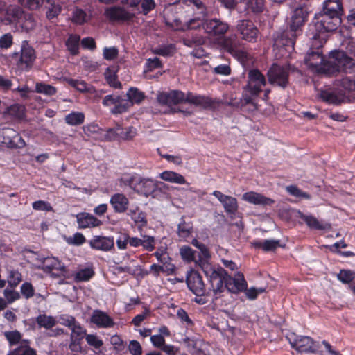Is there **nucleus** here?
<instances>
[{
  "label": "nucleus",
  "instance_id": "1",
  "mask_svg": "<svg viewBox=\"0 0 355 355\" xmlns=\"http://www.w3.org/2000/svg\"><path fill=\"white\" fill-rule=\"evenodd\" d=\"M198 9L204 8L200 0H179L166 7L164 12L166 24L176 31L197 29L203 27L205 20L198 17H189L191 12L190 6Z\"/></svg>",
  "mask_w": 355,
  "mask_h": 355
},
{
  "label": "nucleus",
  "instance_id": "2",
  "mask_svg": "<svg viewBox=\"0 0 355 355\" xmlns=\"http://www.w3.org/2000/svg\"><path fill=\"white\" fill-rule=\"evenodd\" d=\"M307 67L315 71H328L329 73L344 71L352 73L355 71V60L346 53L335 51L331 53L329 60L325 62L321 52L310 51L304 58Z\"/></svg>",
  "mask_w": 355,
  "mask_h": 355
},
{
  "label": "nucleus",
  "instance_id": "3",
  "mask_svg": "<svg viewBox=\"0 0 355 355\" xmlns=\"http://www.w3.org/2000/svg\"><path fill=\"white\" fill-rule=\"evenodd\" d=\"M302 35L291 31L290 27L279 30L273 35V47L277 58H288L294 51L296 38Z\"/></svg>",
  "mask_w": 355,
  "mask_h": 355
},
{
  "label": "nucleus",
  "instance_id": "4",
  "mask_svg": "<svg viewBox=\"0 0 355 355\" xmlns=\"http://www.w3.org/2000/svg\"><path fill=\"white\" fill-rule=\"evenodd\" d=\"M292 348L298 352L315 353L320 347L318 342L309 336H298L291 333L286 336Z\"/></svg>",
  "mask_w": 355,
  "mask_h": 355
},
{
  "label": "nucleus",
  "instance_id": "5",
  "mask_svg": "<svg viewBox=\"0 0 355 355\" xmlns=\"http://www.w3.org/2000/svg\"><path fill=\"white\" fill-rule=\"evenodd\" d=\"M266 84L265 76L258 69H250L248 73V83L243 91L254 100L262 91V87Z\"/></svg>",
  "mask_w": 355,
  "mask_h": 355
},
{
  "label": "nucleus",
  "instance_id": "6",
  "mask_svg": "<svg viewBox=\"0 0 355 355\" xmlns=\"http://www.w3.org/2000/svg\"><path fill=\"white\" fill-rule=\"evenodd\" d=\"M205 274L209 277L213 293L216 298L224 291L226 288V270L218 267L216 269L209 267L204 270Z\"/></svg>",
  "mask_w": 355,
  "mask_h": 355
},
{
  "label": "nucleus",
  "instance_id": "7",
  "mask_svg": "<svg viewBox=\"0 0 355 355\" xmlns=\"http://www.w3.org/2000/svg\"><path fill=\"white\" fill-rule=\"evenodd\" d=\"M315 29L320 33L334 31L341 23L340 17L323 11L315 15Z\"/></svg>",
  "mask_w": 355,
  "mask_h": 355
},
{
  "label": "nucleus",
  "instance_id": "8",
  "mask_svg": "<svg viewBox=\"0 0 355 355\" xmlns=\"http://www.w3.org/2000/svg\"><path fill=\"white\" fill-rule=\"evenodd\" d=\"M288 67L273 64L267 73L268 82L272 85L286 87L288 84Z\"/></svg>",
  "mask_w": 355,
  "mask_h": 355
},
{
  "label": "nucleus",
  "instance_id": "9",
  "mask_svg": "<svg viewBox=\"0 0 355 355\" xmlns=\"http://www.w3.org/2000/svg\"><path fill=\"white\" fill-rule=\"evenodd\" d=\"M229 24L218 18L207 19L203 24V29L209 37H222L228 31Z\"/></svg>",
  "mask_w": 355,
  "mask_h": 355
},
{
  "label": "nucleus",
  "instance_id": "10",
  "mask_svg": "<svg viewBox=\"0 0 355 355\" xmlns=\"http://www.w3.org/2000/svg\"><path fill=\"white\" fill-rule=\"evenodd\" d=\"M236 31L241 35V39L249 42H255L259 33L254 23L248 19L239 20Z\"/></svg>",
  "mask_w": 355,
  "mask_h": 355
},
{
  "label": "nucleus",
  "instance_id": "11",
  "mask_svg": "<svg viewBox=\"0 0 355 355\" xmlns=\"http://www.w3.org/2000/svg\"><path fill=\"white\" fill-rule=\"evenodd\" d=\"M105 17L112 22H128L133 19L135 15L123 7L112 6L105 10Z\"/></svg>",
  "mask_w": 355,
  "mask_h": 355
},
{
  "label": "nucleus",
  "instance_id": "12",
  "mask_svg": "<svg viewBox=\"0 0 355 355\" xmlns=\"http://www.w3.org/2000/svg\"><path fill=\"white\" fill-rule=\"evenodd\" d=\"M184 93L179 90H173L170 92H159L157 95L159 104L167 107H172L183 103Z\"/></svg>",
  "mask_w": 355,
  "mask_h": 355
},
{
  "label": "nucleus",
  "instance_id": "13",
  "mask_svg": "<svg viewBox=\"0 0 355 355\" xmlns=\"http://www.w3.org/2000/svg\"><path fill=\"white\" fill-rule=\"evenodd\" d=\"M308 11L303 6H298L294 9L291 17L289 26L291 31L297 33H302V26L307 17Z\"/></svg>",
  "mask_w": 355,
  "mask_h": 355
},
{
  "label": "nucleus",
  "instance_id": "14",
  "mask_svg": "<svg viewBox=\"0 0 355 355\" xmlns=\"http://www.w3.org/2000/svg\"><path fill=\"white\" fill-rule=\"evenodd\" d=\"M102 103L104 106L114 105L111 110L114 114L125 112L130 107V103L119 95H107L103 99Z\"/></svg>",
  "mask_w": 355,
  "mask_h": 355
},
{
  "label": "nucleus",
  "instance_id": "15",
  "mask_svg": "<svg viewBox=\"0 0 355 355\" xmlns=\"http://www.w3.org/2000/svg\"><path fill=\"white\" fill-rule=\"evenodd\" d=\"M187 284L190 291L196 295L205 294V287L202 277L196 271H191L187 277Z\"/></svg>",
  "mask_w": 355,
  "mask_h": 355
},
{
  "label": "nucleus",
  "instance_id": "16",
  "mask_svg": "<svg viewBox=\"0 0 355 355\" xmlns=\"http://www.w3.org/2000/svg\"><path fill=\"white\" fill-rule=\"evenodd\" d=\"M226 288L230 292L234 293L246 290L247 282L244 279L243 275L240 272H238L235 274L234 277H232L227 273Z\"/></svg>",
  "mask_w": 355,
  "mask_h": 355
},
{
  "label": "nucleus",
  "instance_id": "17",
  "mask_svg": "<svg viewBox=\"0 0 355 355\" xmlns=\"http://www.w3.org/2000/svg\"><path fill=\"white\" fill-rule=\"evenodd\" d=\"M42 268L46 272H52L55 276L64 275L67 271L65 266L55 257L44 259Z\"/></svg>",
  "mask_w": 355,
  "mask_h": 355
},
{
  "label": "nucleus",
  "instance_id": "18",
  "mask_svg": "<svg viewBox=\"0 0 355 355\" xmlns=\"http://www.w3.org/2000/svg\"><path fill=\"white\" fill-rule=\"evenodd\" d=\"M212 194L222 203L227 214H234L237 211L238 202L234 197L225 195L219 191H214Z\"/></svg>",
  "mask_w": 355,
  "mask_h": 355
},
{
  "label": "nucleus",
  "instance_id": "19",
  "mask_svg": "<svg viewBox=\"0 0 355 355\" xmlns=\"http://www.w3.org/2000/svg\"><path fill=\"white\" fill-rule=\"evenodd\" d=\"M225 104L234 107H245L247 105H250L252 111L257 110V105L253 101L251 96L247 93L243 92L241 98H236L233 96H231L229 99L225 100Z\"/></svg>",
  "mask_w": 355,
  "mask_h": 355
},
{
  "label": "nucleus",
  "instance_id": "20",
  "mask_svg": "<svg viewBox=\"0 0 355 355\" xmlns=\"http://www.w3.org/2000/svg\"><path fill=\"white\" fill-rule=\"evenodd\" d=\"M89 243L92 249L105 252L110 250L114 246V239L110 236H94Z\"/></svg>",
  "mask_w": 355,
  "mask_h": 355
},
{
  "label": "nucleus",
  "instance_id": "21",
  "mask_svg": "<svg viewBox=\"0 0 355 355\" xmlns=\"http://www.w3.org/2000/svg\"><path fill=\"white\" fill-rule=\"evenodd\" d=\"M91 322L99 328H111L115 324L107 313L98 309L92 312Z\"/></svg>",
  "mask_w": 355,
  "mask_h": 355
},
{
  "label": "nucleus",
  "instance_id": "22",
  "mask_svg": "<svg viewBox=\"0 0 355 355\" xmlns=\"http://www.w3.org/2000/svg\"><path fill=\"white\" fill-rule=\"evenodd\" d=\"M242 200L254 205L267 206L275 203L274 200L255 191H248L243 193Z\"/></svg>",
  "mask_w": 355,
  "mask_h": 355
},
{
  "label": "nucleus",
  "instance_id": "23",
  "mask_svg": "<svg viewBox=\"0 0 355 355\" xmlns=\"http://www.w3.org/2000/svg\"><path fill=\"white\" fill-rule=\"evenodd\" d=\"M76 219L79 229L93 228L98 227L102 224L99 219L86 212L78 214Z\"/></svg>",
  "mask_w": 355,
  "mask_h": 355
},
{
  "label": "nucleus",
  "instance_id": "24",
  "mask_svg": "<svg viewBox=\"0 0 355 355\" xmlns=\"http://www.w3.org/2000/svg\"><path fill=\"white\" fill-rule=\"evenodd\" d=\"M35 59L34 49L28 46H23L17 64L21 69L27 70L31 67Z\"/></svg>",
  "mask_w": 355,
  "mask_h": 355
},
{
  "label": "nucleus",
  "instance_id": "25",
  "mask_svg": "<svg viewBox=\"0 0 355 355\" xmlns=\"http://www.w3.org/2000/svg\"><path fill=\"white\" fill-rule=\"evenodd\" d=\"M24 11L19 7L10 6L5 12V15L2 21L6 24H20L24 16Z\"/></svg>",
  "mask_w": 355,
  "mask_h": 355
},
{
  "label": "nucleus",
  "instance_id": "26",
  "mask_svg": "<svg viewBox=\"0 0 355 355\" xmlns=\"http://www.w3.org/2000/svg\"><path fill=\"white\" fill-rule=\"evenodd\" d=\"M43 8L45 10L46 18L51 22L58 18L62 10L61 5L55 0H46Z\"/></svg>",
  "mask_w": 355,
  "mask_h": 355
},
{
  "label": "nucleus",
  "instance_id": "27",
  "mask_svg": "<svg viewBox=\"0 0 355 355\" xmlns=\"http://www.w3.org/2000/svg\"><path fill=\"white\" fill-rule=\"evenodd\" d=\"M110 202L116 213H124L128 210L129 200L123 193H115L112 196Z\"/></svg>",
  "mask_w": 355,
  "mask_h": 355
},
{
  "label": "nucleus",
  "instance_id": "28",
  "mask_svg": "<svg viewBox=\"0 0 355 355\" xmlns=\"http://www.w3.org/2000/svg\"><path fill=\"white\" fill-rule=\"evenodd\" d=\"M154 255L165 268V270L168 274H172L175 271V267L171 263V259L166 251V248L163 247L157 248Z\"/></svg>",
  "mask_w": 355,
  "mask_h": 355
},
{
  "label": "nucleus",
  "instance_id": "29",
  "mask_svg": "<svg viewBox=\"0 0 355 355\" xmlns=\"http://www.w3.org/2000/svg\"><path fill=\"white\" fill-rule=\"evenodd\" d=\"M189 103L196 106H201L204 108L209 107L212 105L211 100L206 96L200 95H195L191 92L184 94L183 103Z\"/></svg>",
  "mask_w": 355,
  "mask_h": 355
},
{
  "label": "nucleus",
  "instance_id": "30",
  "mask_svg": "<svg viewBox=\"0 0 355 355\" xmlns=\"http://www.w3.org/2000/svg\"><path fill=\"white\" fill-rule=\"evenodd\" d=\"M322 11L340 17L343 12L342 2L340 0H325Z\"/></svg>",
  "mask_w": 355,
  "mask_h": 355
},
{
  "label": "nucleus",
  "instance_id": "31",
  "mask_svg": "<svg viewBox=\"0 0 355 355\" xmlns=\"http://www.w3.org/2000/svg\"><path fill=\"white\" fill-rule=\"evenodd\" d=\"M300 217L311 229L324 230L331 228L330 224L327 223L320 222L313 216H308L300 214Z\"/></svg>",
  "mask_w": 355,
  "mask_h": 355
},
{
  "label": "nucleus",
  "instance_id": "32",
  "mask_svg": "<svg viewBox=\"0 0 355 355\" xmlns=\"http://www.w3.org/2000/svg\"><path fill=\"white\" fill-rule=\"evenodd\" d=\"M128 1L131 8H136L140 4L141 13L144 15H147L156 7V3L154 0H128Z\"/></svg>",
  "mask_w": 355,
  "mask_h": 355
},
{
  "label": "nucleus",
  "instance_id": "33",
  "mask_svg": "<svg viewBox=\"0 0 355 355\" xmlns=\"http://www.w3.org/2000/svg\"><path fill=\"white\" fill-rule=\"evenodd\" d=\"M222 45L224 49L232 54L237 52L239 46V41L236 35H232L228 37H222Z\"/></svg>",
  "mask_w": 355,
  "mask_h": 355
},
{
  "label": "nucleus",
  "instance_id": "34",
  "mask_svg": "<svg viewBox=\"0 0 355 355\" xmlns=\"http://www.w3.org/2000/svg\"><path fill=\"white\" fill-rule=\"evenodd\" d=\"M160 178L164 181L178 184H187L185 178L181 174L171 171H165L162 172Z\"/></svg>",
  "mask_w": 355,
  "mask_h": 355
},
{
  "label": "nucleus",
  "instance_id": "35",
  "mask_svg": "<svg viewBox=\"0 0 355 355\" xmlns=\"http://www.w3.org/2000/svg\"><path fill=\"white\" fill-rule=\"evenodd\" d=\"M136 224L144 227L147 225L146 214L139 209V207H132L127 214Z\"/></svg>",
  "mask_w": 355,
  "mask_h": 355
},
{
  "label": "nucleus",
  "instance_id": "36",
  "mask_svg": "<svg viewBox=\"0 0 355 355\" xmlns=\"http://www.w3.org/2000/svg\"><path fill=\"white\" fill-rule=\"evenodd\" d=\"M3 116H10L13 119H22L24 117V107L19 104L12 105L3 112Z\"/></svg>",
  "mask_w": 355,
  "mask_h": 355
},
{
  "label": "nucleus",
  "instance_id": "37",
  "mask_svg": "<svg viewBox=\"0 0 355 355\" xmlns=\"http://www.w3.org/2000/svg\"><path fill=\"white\" fill-rule=\"evenodd\" d=\"M90 19V15L81 8H75L71 15V21L76 25H82Z\"/></svg>",
  "mask_w": 355,
  "mask_h": 355
},
{
  "label": "nucleus",
  "instance_id": "38",
  "mask_svg": "<svg viewBox=\"0 0 355 355\" xmlns=\"http://www.w3.org/2000/svg\"><path fill=\"white\" fill-rule=\"evenodd\" d=\"M320 96L324 101L334 105H339L345 100V95L337 94L334 92H322Z\"/></svg>",
  "mask_w": 355,
  "mask_h": 355
},
{
  "label": "nucleus",
  "instance_id": "39",
  "mask_svg": "<svg viewBox=\"0 0 355 355\" xmlns=\"http://www.w3.org/2000/svg\"><path fill=\"white\" fill-rule=\"evenodd\" d=\"M252 245L255 248L262 249L265 252L274 251L279 246V241L270 239L263 241H254Z\"/></svg>",
  "mask_w": 355,
  "mask_h": 355
},
{
  "label": "nucleus",
  "instance_id": "40",
  "mask_svg": "<svg viewBox=\"0 0 355 355\" xmlns=\"http://www.w3.org/2000/svg\"><path fill=\"white\" fill-rule=\"evenodd\" d=\"M39 327H43L46 329H51L56 324V320L54 317L51 315H47L46 314L39 315L36 319Z\"/></svg>",
  "mask_w": 355,
  "mask_h": 355
},
{
  "label": "nucleus",
  "instance_id": "41",
  "mask_svg": "<svg viewBox=\"0 0 355 355\" xmlns=\"http://www.w3.org/2000/svg\"><path fill=\"white\" fill-rule=\"evenodd\" d=\"M127 97L128 100H126V101L128 102L130 106H131L134 103H140L144 99L145 96L144 94L137 88L131 87L127 92Z\"/></svg>",
  "mask_w": 355,
  "mask_h": 355
},
{
  "label": "nucleus",
  "instance_id": "42",
  "mask_svg": "<svg viewBox=\"0 0 355 355\" xmlns=\"http://www.w3.org/2000/svg\"><path fill=\"white\" fill-rule=\"evenodd\" d=\"M64 121L69 125H79L84 123L85 114L80 112H72L65 116Z\"/></svg>",
  "mask_w": 355,
  "mask_h": 355
},
{
  "label": "nucleus",
  "instance_id": "43",
  "mask_svg": "<svg viewBox=\"0 0 355 355\" xmlns=\"http://www.w3.org/2000/svg\"><path fill=\"white\" fill-rule=\"evenodd\" d=\"M29 342L24 340L20 346L11 351L8 355H37L36 351L28 346Z\"/></svg>",
  "mask_w": 355,
  "mask_h": 355
},
{
  "label": "nucleus",
  "instance_id": "44",
  "mask_svg": "<svg viewBox=\"0 0 355 355\" xmlns=\"http://www.w3.org/2000/svg\"><path fill=\"white\" fill-rule=\"evenodd\" d=\"M182 43L187 46L194 48L202 46L205 43V38L200 35H188L182 39Z\"/></svg>",
  "mask_w": 355,
  "mask_h": 355
},
{
  "label": "nucleus",
  "instance_id": "45",
  "mask_svg": "<svg viewBox=\"0 0 355 355\" xmlns=\"http://www.w3.org/2000/svg\"><path fill=\"white\" fill-rule=\"evenodd\" d=\"M80 36L71 35L66 42L67 49L72 55H77L79 50Z\"/></svg>",
  "mask_w": 355,
  "mask_h": 355
},
{
  "label": "nucleus",
  "instance_id": "46",
  "mask_svg": "<svg viewBox=\"0 0 355 355\" xmlns=\"http://www.w3.org/2000/svg\"><path fill=\"white\" fill-rule=\"evenodd\" d=\"M104 76L107 83L110 87L116 89L121 88V83L117 80L116 75L114 70H112L110 67L107 68L104 73Z\"/></svg>",
  "mask_w": 355,
  "mask_h": 355
},
{
  "label": "nucleus",
  "instance_id": "47",
  "mask_svg": "<svg viewBox=\"0 0 355 355\" xmlns=\"http://www.w3.org/2000/svg\"><path fill=\"white\" fill-rule=\"evenodd\" d=\"M193 226L191 223H186L182 218V221L179 223L178 227V234L181 238H187L191 234Z\"/></svg>",
  "mask_w": 355,
  "mask_h": 355
},
{
  "label": "nucleus",
  "instance_id": "48",
  "mask_svg": "<svg viewBox=\"0 0 355 355\" xmlns=\"http://www.w3.org/2000/svg\"><path fill=\"white\" fill-rule=\"evenodd\" d=\"M35 92L39 94H43L51 96L55 94L57 89L51 85L44 83H37L35 85Z\"/></svg>",
  "mask_w": 355,
  "mask_h": 355
},
{
  "label": "nucleus",
  "instance_id": "49",
  "mask_svg": "<svg viewBox=\"0 0 355 355\" xmlns=\"http://www.w3.org/2000/svg\"><path fill=\"white\" fill-rule=\"evenodd\" d=\"M139 176L137 175H124L120 181L125 186L130 187L135 191H139L138 182Z\"/></svg>",
  "mask_w": 355,
  "mask_h": 355
},
{
  "label": "nucleus",
  "instance_id": "50",
  "mask_svg": "<svg viewBox=\"0 0 355 355\" xmlns=\"http://www.w3.org/2000/svg\"><path fill=\"white\" fill-rule=\"evenodd\" d=\"M19 24L22 27L23 29L28 31L29 30L33 29L36 24L34 17L31 14L24 12L22 20Z\"/></svg>",
  "mask_w": 355,
  "mask_h": 355
},
{
  "label": "nucleus",
  "instance_id": "51",
  "mask_svg": "<svg viewBox=\"0 0 355 355\" xmlns=\"http://www.w3.org/2000/svg\"><path fill=\"white\" fill-rule=\"evenodd\" d=\"M337 278L343 284H349L355 279V272L350 270H340Z\"/></svg>",
  "mask_w": 355,
  "mask_h": 355
},
{
  "label": "nucleus",
  "instance_id": "52",
  "mask_svg": "<svg viewBox=\"0 0 355 355\" xmlns=\"http://www.w3.org/2000/svg\"><path fill=\"white\" fill-rule=\"evenodd\" d=\"M22 6L31 10H36L43 7L46 0H18Z\"/></svg>",
  "mask_w": 355,
  "mask_h": 355
},
{
  "label": "nucleus",
  "instance_id": "53",
  "mask_svg": "<svg viewBox=\"0 0 355 355\" xmlns=\"http://www.w3.org/2000/svg\"><path fill=\"white\" fill-rule=\"evenodd\" d=\"M67 83L80 92H86L90 90L91 86L84 80L69 79Z\"/></svg>",
  "mask_w": 355,
  "mask_h": 355
},
{
  "label": "nucleus",
  "instance_id": "54",
  "mask_svg": "<svg viewBox=\"0 0 355 355\" xmlns=\"http://www.w3.org/2000/svg\"><path fill=\"white\" fill-rule=\"evenodd\" d=\"M139 191L150 192L153 189V181L149 178H142L139 177L138 182Z\"/></svg>",
  "mask_w": 355,
  "mask_h": 355
},
{
  "label": "nucleus",
  "instance_id": "55",
  "mask_svg": "<svg viewBox=\"0 0 355 355\" xmlns=\"http://www.w3.org/2000/svg\"><path fill=\"white\" fill-rule=\"evenodd\" d=\"M180 255L184 261L191 262L195 261L196 252L189 246H183L180 250Z\"/></svg>",
  "mask_w": 355,
  "mask_h": 355
},
{
  "label": "nucleus",
  "instance_id": "56",
  "mask_svg": "<svg viewBox=\"0 0 355 355\" xmlns=\"http://www.w3.org/2000/svg\"><path fill=\"white\" fill-rule=\"evenodd\" d=\"M22 280L21 274L17 270H10L8 276V283L11 287H16Z\"/></svg>",
  "mask_w": 355,
  "mask_h": 355
},
{
  "label": "nucleus",
  "instance_id": "57",
  "mask_svg": "<svg viewBox=\"0 0 355 355\" xmlns=\"http://www.w3.org/2000/svg\"><path fill=\"white\" fill-rule=\"evenodd\" d=\"M141 246L148 252H151L155 249V239L152 236L141 235Z\"/></svg>",
  "mask_w": 355,
  "mask_h": 355
},
{
  "label": "nucleus",
  "instance_id": "58",
  "mask_svg": "<svg viewBox=\"0 0 355 355\" xmlns=\"http://www.w3.org/2000/svg\"><path fill=\"white\" fill-rule=\"evenodd\" d=\"M175 50V47L172 44L159 46L153 50L155 54L168 56L171 55Z\"/></svg>",
  "mask_w": 355,
  "mask_h": 355
},
{
  "label": "nucleus",
  "instance_id": "59",
  "mask_svg": "<svg viewBox=\"0 0 355 355\" xmlns=\"http://www.w3.org/2000/svg\"><path fill=\"white\" fill-rule=\"evenodd\" d=\"M71 337L70 338H77L81 340L86 334V331L80 326L77 322L71 328Z\"/></svg>",
  "mask_w": 355,
  "mask_h": 355
},
{
  "label": "nucleus",
  "instance_id": "60",
  "mask_svg": "<svg viewBox=\"0 0 355 355\" xmlns=\"http://www.w3.org/2000/svg\"><path fill=\"white\" fill-rule=\"evenodd\" d=\"M286 191L292 196L295 197H300V198H304L306 199H310L311 196L306 193L301 191L300 189H298L296 186L291 185L288 186L286 187Z\"/></svg>",
  "mask_w": 355,
  "mask_h": 355
},
{
  "label": "nucleus",
  "instance_id": "61",
  "mask_svg": "<svg viewBox=\"0 0 355 355\" xmlns=\"http://www.w3.org/2000/svg\"><path fill=\"white\" fill-rule=\"evenodd\" d=\"M121 131L122 127L117 125L113 128H109L105 135V137L108 140H114L117 137L121 138V135L122 134Z\"/></svg>",
  "mask_w": 355,
  "mask_h": 355
},
{
  "label": "nucleus",
  "instance_id": "62",
  "mask_svg": "<svg viewBox=\"0 0 355 355\" xmlns=\"http://www.w3.org/2000/svg\"><path fill=\"white\" fill-rule=\"evenodd\" d=\"M33 209L38 211H52L53 209L52 206L46 201L37 200L32 204Z\"/></svg>",
  "mask_w": 355,
  "mask_h": 355
},
{
  "label": "nucleus",
  "instance_id": "63",
  "mask_svg": "<svg viewBox=\"0 0 355 355\" xmlns=\"http://www.w3.org/2000/svg\"><path fill=\"white\" fill-rule=\"evenodd\" d=\"M5 336L11 345L19 343L21 338V334L18 331H6Z\"/></svg>",
  "mask_w": 355,
  "mask_h": 355
},
{
  "label": "nucleus",
  "instance_id": "64",
  "mask_svg": "<svg viewBox=\"0 0 355 355\" xmlns=\"http://www.w3.org/2000/svg\"><path fill=\"white\" fill-rule=\"evenodd\" d=\"M94 275V272L89 268L82 269L76 273V279L78 281H87Z\"/></svg>",
  "mask_w": 355,
  "mask_h": 355
}]
</instances>
